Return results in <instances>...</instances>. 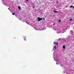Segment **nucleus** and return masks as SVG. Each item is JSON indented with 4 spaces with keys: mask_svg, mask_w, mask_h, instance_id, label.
Segmentation results:
<instances>
[{
    "mask_svg": "<svg viewBox=\"0 0 74 74\" xmlns=\"http://www.w3.org/2000/svg\"><path fill=\"white\" fill-rule=\"evenodd\" d=\"M43 18H40V17H38V21L39 22V21H41V20H42Z\"/></svg>",
    "mask_w": 74,
    "mask_h": 74,
    "instance_id": "f257e3e1",
    "label": "nucleus"
},
{
    "mask_svg": "<svg viewBox=\"0 0 74 74\" xmlns=\"http://www.w3.org/2000/svg\"><path fill=\"white\" fill-rule=\"evenodd\" d=\"M62 47L64 49H65V46L64 45H63Z\"/></svg>",
    "mask_w": 74,
    "mask_h": 74,
    "instance_id": "f03ea898",
    "label": "nucleus"
},
{
    "mask_svg": "<svg viewBox=\"0 0 74 74\" xmlns=\"http://www.w3.org/2000/svg\"><path fill=\"white\" fill-rule=\"evenodd\" d=\"M18 8L19 10H21V7H20V6H18Z\"/></svg>",
    "mask_w": 74,
    "mask_h": 74,
    "instance_id": "7ed1b4c3",
    "label": "nucleus"
},
{
    "mask_svg": "<svg viewBox=\"0 0 74 74\" xmlns=\"http://www.w3.org/2000/svg\"><path fill=\"white\" fill-rule=\"evenodd\" d=\"M12 15H15V13H12Z\"/></svg>",
    "mask_w": 74,
    "mask_h": 74,
    "instance_id": "20e7f679",
    "label": "nucleus"
},
{
    "mask_svg": "<svg viewBox=\"0 0 74 74\" xmlns=\"http://www.w3.org/2000/svg\"><path fill=\"white\" fill-rule=\"evenodd\" d=\"M24 40H26V37H25L24 38Z\"/></svg>",
    "mask_w": 74,
    "mask_h": 74,
    "instance_id": "39448f33",
    "label": "nucleus"
},
{
    "mask_svg": "<svg viewBox=\"0 0 74 74\" xmlns=\"http://www.w3.org/2000/svg\"><path fill=\"white\" fill-rule=\"evenodd\" d=\"M70 8H72V7H73V5H71L70 7Z\"/></svg>",
    "mask_w": 74,
    "mask_h": 74,
    "instance_id": "423d86ee",
    "label": "nucleus"
},
{
    "mask_svg": "<svg viewBox=\"0 0 74 74\" xmlns=\"http://www.w3.org/2000/svg\"><path fill=\"white\" fill-rule=\"evenodd\" d=\"M54 12H56H56H57V11H55V10L54 11Z\"/></svg>",
    "mask_w": 74,
    "mask_h": 74,
    "instance_id": "0eeeda50",
    "label": "nucleus"
},
{
    "mask_svg": "<svg viewBox=\"0 0 74 74\" xmlns=\"http://www.w3.org/2000/svg\"><path fill=\"white\" fill-rule=\"evenodd\" d=\"M56 44V42H53V44Z\"/></svg>",
    "mask_w": 74,
    "mask_h": 74,
    "instance_id": "6e6552de",
    "label": "nucleus"
},
{
    "mask_svg": "<svg viewBox=\"0 0 74 74\" xmlns=\"http://www.w3.org/2000/svg\"><path fill=\"white\" fill-rule=\"evenodd\" d=\"M72 21V19H71H71L70 20V21Z\"/></svg>",
    "mask_w": 74,
    "mask_h": 74,
    "instance_id": "1a4fd4ad",
    "label": "nucleus"
},
{
    "mask_svg": "<svg viewBox=\"0 0 74 74\" xmlns=\"http://www.w3.org/2000/svg\"><path fill=\"white\" fill-rule=\"evenodd\" d=\"M54 48H55V49H56V46L54 47Z\"/></svg>",
    "mask_w": 74,
    "mask_h": 74,
    "instance_id": "9d476101",
    "label": "nucleus"
},
{
    "mask_svg": "<svg viewBox=\"0 0 74 74\" xmlns=\"http://www.w3.org/2000/svg\"><path fill=\"white\" fill-rule=\"evenodd\" d=\"M55 45H58V43H56Z\"/></svg>",
    "mask_w": 74,
    "mask_h": 74,
    "instance_id": "9b49d317",
    "label": "nucleus"
},
{
    "mask_svg": "<svg viewBox=\"0 0 74 74\" xmlns=\"http://www.w3.org/2000/svg\"><path fill=\"white\" fill-rule=\"evenodd\" d=\"M56 64H59V63H58V62H57V63H56Z\"/></svg>",
    "mask_w": 74,
    "mask_h": 74,
    "instance_id": "f8f14e48",
    "label": "nucleus"
},
{
    "mask_svg": "<svg viewBox=\"0 0 74 74\" xmlns=\"http://www.w3.org/2000/svg\"><path fill=\"white\" fill-rule=\"evenodd\" d=\"M61 20H59V22H60V21H61Z\"/></svg>",
    "mask_w": 74,
    "mask_h": 74,
    "instance_id": "ddd939ff",
    "label": "nucleus"
},
{
    "mask_svg": "<svg viewBox=\"0 0 74 74\" xmlns=\"http://www.w3.org/2000/svg\"><path fill=\"white\" fill-rule=\"evenodd\" d=\"M26 1H29V0H26Z\"/></svg>",
    "mask_w": 74,
    "mask_h": 74,
    "instance_id": "4468645a",
    "label": "nucleus"
},
{
    "mask_svg": "<svg viewBox=\"0 0 74 74\" xmlns=\"http://www.w3.org/2000/svg\"><path fill=\"white\" fill-rule=\"evenodd\" d=\"M44 20H45V18H43V20L44 21Z\"/></svg>",
    "mask_w": 74,
    "mask_h": 74,
    "instance_id": "2eb2a0df",
    "label": "nucleus"
},
{
    "mask_svg": "<svg viewBox=\"0 0 74 74\" xmlns=\"http://www.w3.org/2000/svg\"><path fill=\"white\" fill-rule=\"evenodd\" d=\"M33 8H34V7H33Z\"/></svg>",
    "mask_w": 74,
    "mask_h": 74,
    "instance_id": "dca6fc26",
    "label": "nucleus"
},
{
    "mask_svg": "<svg viewBox=\"0 0 74 74\" xmlns=\"http://www.w3.org/2000/svg\"><path fill=\"white\" fill-rule=\"evenodd\" d=\"M53 25H55V24L54 23Z\"/></svg>",
    "mask_w": 74,
    "mask_h": 74,
    "instance_id": "f3484780",
    "label": "nucleus"
},
{
    "mask_svg": "<svg viewBox=\"0 0 74 74\" xmlns=\"http://www.w3.org/2000/svg\"><path fill=\"white\" fill-rule=\"evenodd\" d=\"M8 10H10V8H8Z\"/></svg>",
    "mask_w": 74,
    "mask_h": 74,
    "instance_id": "a211bd4d",
    "label": "nucleus"
},
{
    "mask_svg": "<svg viewBox=\"0 0 74 74\" xmlns=\"http://www.w3.org/2000/svg\"><path fill=\"white\" fill-rule=\"evenodd\" d=\"M61 66H62V65H61Z\"/></svg>",
    "mask_w": 74,
    "mask_h": 74,
    "instance_id": "6ab92c4d",
    "label": "nucleus"
}]
</instances>
